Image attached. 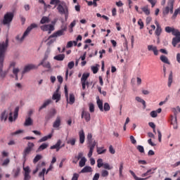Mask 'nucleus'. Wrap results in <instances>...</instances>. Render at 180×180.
<instances>
[{"label":"nucleus","instance_id":"obj_1","mask_svg":"<svg viewBox=\"0 0 180 180\" xmlns=\"http://www.w3.org/2000/svg\"><path fill=\"white\" fill-rule=\"evenodd\" d=\"M9 46V39L6 37L5 41L0 42V78L6 77V71H4V61L5 60V53Z\"/></svg>","mask_w":180,"mask_h":180},{"label":"nucleus","instance_id":"obj_2","mask_svg":"<svg viewBox=\"0 0 180 180\" xmlns=\"http://www.w3.org/2000/svg\"><path fill=\"white\" fill-rule=\"evenodd\" d=\"M37 27V25L35 23H32L30 25V26H29L27 30H25V32H24L23 35L20 38V35H17L15 37V39L18 41H23V40H25V37H26L27 36H28V34L30 33V32H32V29H34Z\"/></svg>","mask_w":180,"mask_h":180},{"label":"nucleus","instance_id":"obj_3","mask_svg":"<svg viewBox=\"0 0 180 180\" xmlns=\"http://www.w3.org/2000/svg\"><path fill=\"white\" fill-rule=\"evenodd\" d=\"M34 147V143L32 142H28L27 147L24 149L22 153V158H24V164L26 162L27 157L33 151Z\"/></svg>","mask_w":180,"mask_h":180},{"label":"nucleus","instance_id":"obj_4","mask_svg":"<svg viewBox=\"0 0 180 180\" xmlns=\"http://www.w3.org/2000/svg\"><path fill=\"white\" fill-rule=\"evenodd\" d=\"M175 0H169L167 2V6L163 9L162 13L163 16H167L170 12V13H174V3Z\"/></svg>","mask_w":180,"mask_h":180},{"label":"nucleus","instance_id":"obj_5","mask_svg":"<svg viewBox=\"0 0 180 180\" xmlns=\"http://www.w3.org/2000/svg\"><path fill=\"white\" fill-rule=\"evenodd\" d=\"M13 13L12 12H8L6 13L3 18V21L2 23L4 25H8V26H9V25H11V23L12 22V21L13 20Z\"/></svg>","mask_w":180,"mask_h":180},{"label":"nucleus","instance_id":"obj_6","mask_svg":"<svg viewBox=\"0 0 180 180\" xmlns=\"http://www.w3.org/2000/svg\"><path fill=\"white\" fill-rule=\"evenodd\" d=\"M67 32V26L64 27L61 30H59L49 36V39H53L54 37H60V36H64Z\"/></svg>","mask_w":180,"mask_h":180},{"label":"nucleus","instance_id":"obj_7","mask_svg":"<svg viewBox=\"0 0 180 180\" xmlns=\"http://www.w3.org/2000/svg\"><path fill=\"white\" fill-rule=\"evenodd\" d=\"M57 11L60 15H64L68 11V6L64 2H62L58 5Z\"/></svg>","mask_w":180,"mask_h":180},{"label":"nucleus","instance_id":"obj_8","mask_svg":"<svg viewBox=\"0 0 180 180\" xmlns=\"http://www.w3.org/2000/svg\"><path fill=\"white\" fill-rule=\"evenodd\" d=\"M23 171H24V180L32 179V176H30V167L27 166L25 167V163H23Z\"/></svg>","mask_w":180,"mask_h":180},{"label":"nucleus","instance_id":"obj_9","mask_svg":"<svg viewBox=\"0 0 180 180\" xmlns=\"http://www.w3.org/2000/svg\"><path fill=\"white\" fill-rule=\"evenodd\" d=\"M38 68H39V66H37L34 64L27 65L24 68V70L22 71V75L26 74V72H29V71H31V70H37Z\"/></svg>","mask_w":180,"mask_h":180},{"label":"nucleus","instance_id":"obj_10","mask_svg":"<svg viewBox=\"0 0 180 180\" xmlns=\"http://www.w3.org/2000/svg\"><path fill=\"white\" fill-rule=\"evenodd\" d=\"M41 29L43 32H49V34L54 30V25H44L41 26Z\"/></svg>","mask_w":180,"mask_h":180},{"label":"nucleus","instance_id":"obj_11","mask_svg":"<svg viewBox=\"0 0 180 180\" xmlns=\"http://www.w3.org/2000/svg\"><path fill=\"white\" fill-rule=\"evenodd\" d=\"M89 78V73H84L81 78L82 89L85 91V82Z\"/></svg>","mask_w":180,"mask_h":180},{"label":"nucleus","instance_id":"obj_12","mask_svg":"<svg viewBox=\"0 0 180 180\" xmlns=\"http://www.w3.org/2000/svg\"><path fill=\"white\" fill-rule=\"evenodd\" d=\"M57 114V110H56V109L53 108L50 110V112L46 115V116L45 117V120L49 122V120H50V119L54 117V116H56V115Z\"/></svg>","mask_w":180,"mask_h":180},{"label":"nucleus","instance_id":"obj_13","mask_svg":"<svg viewBox=\"0 0 180 180\" xmlns=\"http://www.w3.org/2000/svg\"><path fill=\"white\" fill-rule=\"evenodd\" d=\"M155 24L156 25V30H155V33L156 36H158V37H160V36L161 35V33L162 32V29L161 28V25H160V23L158 22V21L155 20Z\"/></svg>","mask_w":180,"mask_h":180},{"label":"nucleus","instance_id":"obj_14","mask_svg":"<svg viewBox=\"0 0 180 180\" xmlns=\"http://www.w3.org/2000/svg\"><path fill=\"white\" fill-rule=\"evenodd\" d=\"M148 51H153L154 56H158V49L157 48V46L154 45H148Z\"/></svg>","mask_w":180,"mask_h":180},{"label":"nucleus","instance_id":"obj_15","mask_svg":"<svg viewBox=\"0 0 180 180\" xmlns=\"http://www.w3.org/2000/svg\"><path fill=\"white\" fill-rule=\"evenodd\" d=\"M60 126H61V118L60 117V116H58L53 124V127L54 129H58Z\"/></svg>","mask_w":180,"mask_h":180},{"label":"nucleus","instance_id":"obj_16","mask_svg":"<svg viewBox=\"0 0 180 180\" xmlns=\"http://www.w3.org/2000/svg\"><path fill=\"white\" fill-rule=\"evenodd\" d=\"M61 147H63V146H61V140H58V141H57V143L55 144V145H53V146H51V150H56V151L58 152V151H60V149L61 148Z\"/></svg>","mask_w":180,"mask_h":180},{"label":"nucleus","instance_id":"obj_17","mask_svg":"<svg viewBox=\"0 0 180 180\" xmlns=\"http://www.w3.org/2000/svg\"><path fill=\"white\" fill-rule=\"evenodd\" d=\"M173 112L174 113V117L172 116V124H173L174 126H176L177 124V120H176V115H178V112L176 111V109L173 108Z\"/></svg>","mask_w":180,"mask_h":180},{"label":"nucleus","instance_id":"obj_18","mask_svg":"<svg viewBox=\"0 0 180 180\" xmlns=\"http://www.w3.org/2000/svg\"><path fill=\"white\" fill-rule=\"evenodd\" d=\"M82 118H84L86 122H89L91 120V114L85 110L82 112Z\"/></svg>","mask_w":180,"mask_h":180},{"label":"nucleus","instance_id":"obj_19","mask_svg":"<svg viewBox=\"0 0 180 180\" xmlns=\"http://www.w3.org/2000/svg\"><path fill=\"white\" fill-rule=\"evenodd\" d=\"M79 136L80 144H84L85 143V132H84V130L79 131Z\"/></svg>","mask_w":180,"mask_h":180},{"label":"nucleus","instance_id":"obj_20","mask_svg":"<svg viewBox=\"0 0 180 180\" xmlns=\"http://www.w3.org/2000/svg\"><path fill=\"white\" fill-rule=\"evenodd\" d=\"M51 103V99H48L46 101L44 102L43 105H41L39 108V111L41 110L42 109H44L45 108H47L49 105Z\"/></svg>","mask_w":180,"mask_h":180},{"label":"nucleus","instance_id":"obj_21","mask_svg":"<svg viewBox=\"0 0 180 180\" xmlns=\"http://www.w3.org/2000/svg\"><path fill=\"white\" fill-rule=\"evenodd\" d=\"M40 65H42L44 68H49V70L51 68V65L50 64V62L41 61V63H39V64L38 65V67H40Z\"/></svg>","mask_w":180,"mask_h":180},{"label":"nucleus","instance_id":"obj_22","mask_svg":"<svg viewBox=\"0 0 180 180\" xmlns=\"http://www.w3.org/2000/svg\"><path fill=\"white\" fill-rule=\"evenodd\" d=\"M49 147V143H44L37 150V153H40V151H43V150H46Z\"/></svg>","mask_w":180,"mask_h":180},{"label":"nucleus","instance_id":"obj_23","mask_svg":"<svg viewBox=\"0 0 180 180\" xmlns=\"http://www.w3.org/2000/svg\"><path fill=\"white\" fill-rule=\"evenodd\" d=\"M92 167H91L90 166H85L82 170H81V173L82 174H85L86 172H92Z\"/></svg>","mask_w":180,"mask_h":180},{"label":"nucleus","instance_id":"obj_24","mask_svg":"<svg viewBox=\"0 0 180 180\" xmlns=\"http://www.w3.org/2000/svg\"><path fill=\"white\" fill-rule=\"evenodd\" d=\"M52 99L53 101H56V102H58V101H60V99H61V94H58V93H54L53 96H52Z\"/></svg>","mask_w":180,"mask_h":180},{"label":"nucleus","instance_id":"obj_25","mask_svg":"<svg viewBox=\"0 0 180 180\" xmlns=\"http://www.w3.org/2000/svg\"><path fill=\"white\" fill-rule=\"evenodd\" d=\"M129 172H130L131 175H132V176H134L135 180H146V179H148V177L140 178V177L136 176V174L132 170H129Z\"/></svg>","mask_w":180,"mask_h":180},{"label":"nucleus","instance_id":"obj_26","mask_svg":"<svg viewBox=\"0 0 180 180\" xmlns=\"http://www.w3.org/2000/svg\"><path fill=\"white\" fill-rule=\"evenodd\" d=\"M160 60L162 63H165V64H168V65L171 64L169 63V60H168V58L164 55H162L160 56Z\"/></svg>","mask_w":180,"mask_h":180},{"label":"nucleus","instance_id":"obj_27","mask_svg":"<svg viewBox=\"0 0 180 180\" xmlns=\"http://www.w3.org/2000/svg\"><path fill=\"white\" fill-rule=\"evenodd\" d=\"M75 103V96H74V94H70V97H69L68 103L70 105H74Z\"/></svg>","mask_w":180,"mask_h":180},{"label":"nucleus","instance_id":"obj_28","mask_svg":"<svg viewBox=\"0 0 180 180\" xmlns=\"http://www.w3.org/2000/svg\"><path fill=\"white\" fill-rule=\"evenodd\" d=\"M180 43V37H175L172 39V46L176 47V44Z\"/></svg>","mask_w":180,"mask_h":180},{"label":"nucleus","instance_id":"obj_29","mask_svg":"<svg viewBox=\"0 0 180 180\" xmlns=\"http://www.w3.org/2000/svg\"><path fill=\"white\" fill-rule=\"evenodd\" d=\"M64 58H65V55L64 54H59L54 56V60H56L57 61H63Z\"/></svg>","mask_w":180,"mask_h":180},{"label":"nucleus","instance_id":"obj_30","mask_svg":"<svg viewBox=\"0 0 180 180\" xmlns=\"http://www.w3.org/2000/svg\"><path fill=\"white\" fill-rule=\"evenodd\" d=\"M53 137V134H50L48 136H45L39 139V143H43V141H47L49 139H51Z\"/></svg>","mask_w":180,"mask_h":180},{"label":"nucleus","instance_id":"obj_31","mask_svg":"<svg viewBox=\"0 0 180 180\" xmlns=\"http://www.w3.org/2000/svg\"><path fill=\"white\" fill-rule=\"evenodd\" d=\"M141 11L147 16H148V15H150V10L148 9V6H145L142 7Z\"/></svg>","mask_w":180,"mask_h":180},{"label":"nucleus","instance_id":"obj_32","mask_svg":"<svg viewBox=\"0 0 180 180\" xmlns=\"http://www.w3.org/2000/svg\"><path fill=\"white\" fill-rule=\"evenodd\" d=\"M32 124H33V120H32V118L30 117H29L28 118H27L25 120L24 126H32Z\"/></svg>","mask_w":180,"mask_h":180},{"label":"nucleus","instance_id":"obj_33","mask_svg":"<svg viewBox=\"0 0 180 180\" xmlns=\"http://www.w3.org/2000/svg\"><path fill=\"white\" fill-rule=\"evenodd\" d=\"M8 119V114H6V110H4L3 112H1V121H4V122H6Z\"/></svg>","mask_w":180,"mask_h":180},{"label":"nucleus","instance_id":"obj_34","mask_svg":"<svg viewBox=\"0 0 180 180\" xmlns=\"http://www.w3.org/2000/svg\"><path fill=\"white\" fill-rule=\"evenodd\" d=\"M86 163V158H85V157H83L81 158L79 162V167H81V168H82V167H85Z\"/></svg>","mask_w":180,"mask_h":180},{"label":"nucleus","instance_id":"obj_35","mask_svg":"<svg viewBox=\"0 0 180 180\" xmlns=\"http://www.w3.org/2000/svg\"><path fill=\"white\" fill-rule=\"evenodd\" d=\"M124 165V163L123 162H121L120 163V169H119V172H120V177L122 178L123 176V167Z\"/></svg>","mask_w":180,"mask_h":180},{"label":"nucleus","instance_id":"obj_36","mask_svg":"<svg viewBox=\"0 0 180 180\" xmlns=\"http://www.w3.org/2000/svg\"><path fill=\"white\" fill-rule=\"evenodd\" d=\"M136 101H137V102H139L140 103H142V105H143L144 108H146V101H144L143 99H142L139 96H136Z\"/></svg>","mask_w":180,"mask_h":180},{"label":"nucleus","instance_id":"obj_37","mask_svg":"<svg viewBox=\"0 0 180 180\" xmlns=\"http://www.w3.org/2000/svg\"><path fill=\"white\" fill-rule=\"evenodd\" d=\"M49 22H50V19L49 18V17L44 16L41 19L40 23L41 25H44V23H49Z\"/></svg>","mask_w":180,"mask_h":180},{"label":"nucleus","instance_id":"obj_38","mask_svg":"<svg viewBox=\"0 0 180 180\" xmlns=\"http://www.w3.org/2000/svg\"><path fill=\"white\" fill-rule=\"evenodd\" d=\"M41 158H43V156L41 155H37L33 160V163L36 164L39 162V161H40Z\"/></svg>","mask_w":180,"mask_h":180},{"label":"nucleus","instance_id":"obj_39","mask_svg":"<svg viewBox=\"0 0 180 180\" xmlns=\"http://www.w3.org/2000/svg\"><path fill=\"white\" fill-rule=\"evenodd\" d=\"M97 105L101 112H103V103L100 99L97 100Z\"/></svg>","mask_w":180,"mask_h":180},{"label":"nucleus","instance_id":"obj_40","mask_svg":"<svg viewBox=\"0 0 180 180\" xmlns=\"http://www.w3.org/2000/svg\"><path fill=\"white\" fill-rule=\"evenodd\" d=\"M105 163H103V160L102 158H99L97 160V167L98 168H102Z\"/></svg>","mask_w":180,"mask_h":180},{"label":"nucleus","instance_id":"obj_41","mask_svg":"<svg viewBox=\"0 0 180 180\" xmlns=\"http://www.w3.org/2000/svg\"><path fill=\"white\" fill-rule=\"evenodd\" d=\"M101 176H103V178H108V176H109V172L106 169H103L101 171Z\"/></svg>","mask_w":180,"mask_h":180},{"label":"nucleus","instance_id":"obj_42","mask_svg":"<svg viewBox=\"0 0 180 180\" xmlns=\"http://www.w3.org/2000/svg\"><path fill=\"white\" fill-rule=\"evenodd\" d=\"M97 153L98 154H105L106 153V149H103V147L99 148L97 147Z\"/></svg>","mask_w":180,"mask_h":180},{"label":"nucleus","instance_id":"obj_43","mask_svg":"<svg viewBox=\"0 0 180 180\" xmlns=\"http://www.w3.org/2000/svg\"><path fill=\"white\" fill-rule=\"evenodd\" d=\"M172 34H173V36H176V37H180V32L178 30L173 29Z\"/></svg>","mask_w":180,"mask_h":180},{"label":"nucleus","instance_id":"obj_44","mask_svg":"<svg viewBox=\"0 0 180 180\" xmlns=\"http://www.w3.org/2000/svg\"><path fill=\"white\" fill-rule=\"evenodd\" d=\"M178 15H180V7L174 11V13L172 15V19H175Z\"/></svg>","mask_w":180,"mask_h":180},{"label":"nucleus","instance_id":"obj_45","mask_svg":"<svg viewBox=\"0 0 180 180\" xmlns=\"http://www.w3.org/2000/svg\"><path fill=\"white\" fill-rule=\"evenodd\" d=\"M9 162H11V160L9 158H6V160H4L1 165L2 167H8V165H9Z\"/></svg>","mask_w":180,"mask_h":180},{"label":"nucleus","instance_id":"obj_46","mask_svg":"<svg viewBox=\"0 0 180 180\" xmlns=\"http://www.w3.org/2000/svg\"><path fill=\"white\" fill-rule=\"evenodd\" d=\"M103 167L104 169H108V170L113 169V166H110L109 163H104Z\"/></svg>","mask_w":180,"mask_h":180},{"label":"nucleus","instance_id":"obj_47","mask_svg":"<svg viewBox=\"0 0 180 180\" xmlns=\"http://www.w3.org/2000/svg\"><path fill=\"white\" fill-rule=\"evenodd\" d=\"M19 73V68H13V74L15 76V79L18 81V74Z\"/></svg>","mask_w":180,"mask_h":180},{"label":"nucleus","instance_id":"obj_48","mask_svg":"<svg viewBox=\"0 0 180 180\" xmlns=\"http://www.w3.org/2000/svg\"><path fill=\"white\" fill-rule=\"evenodd\" d=\"M103 109L105 110V112H109V110H110V105H109V103H105Z\"/></svg>","mask_w":180,"mask_h":180},{"label":"nucleus","instance_id":"obj_49","mask_svg":"<svg viewBox=\"0 0 180 180\" xmlns=\"http://www.w3.org/2000/svg\"><path fill=\"white\" fill-rule=\"evenodd\" d=\"M19 114V107H16L14 110V120L18 119V115Z\"/></svg>","mask_w":180,"mask_h":180},{"label":"nucleus","instance_id":"obj_50","mask_svg":"<svg viewBox=\"0 0 180 180\" xmlns=\"http://www.w3.org/2000/svg\"><path fill=\"white\" fill-rule=\"evenodd\" d=\"M172 84V72H170L168 79V86L170 87Z\"/></svg>","mask_w":180,"mask_h":180},{"label":"nucleus","instance_id":"obj_51","mask_svg":"<svg viewBox=\"0 0 180 180\" xmlns=\"http://www.w3.org/2000/svg\"><path fill=\"white\" fill-rule=\"evenodd\" d=\"M89 112H91V113H94V112H95V105H94V103L89 104Z\"/></svg>","mask_w":180,"mask_h":180},{"label":"nucleus","instance_id":"obj_52","mask_svg":"<svg viewBox=\"0 0 180 180\" xmlns=\"http://www.w3.org/2000/svg\"><path fill=\"white\" fill-rule=\"evenodd\" d=\"M44 174H46V168H44L42 171L39 173V178H44Z\"/></svg>","mask_w":180,"mask_h":180},{"label":"nucleus","instance_id":"obj_53","mask_svg":"<svg viewBox=\"0 0 180 180\" xmlns=\"http://www.w3.org/2000/svg\"><path fill=\"white\" fill-rule=\"evenodd\" d=\"M74 65H75L74 61L69 62V63L68 64V67L70 70H72V68H74Z\"/></svg>","mask_w":180,"mask_h":180},{"label":"nucleus","instance_id":"obj_54","mask_svg":"<svg viewBox=\"0 0 180 180\" xmlns=\"http://www.w3.org/2000/svg\"><path fill=\"white\" fill-rule=\"evenodd\" d=\"M149 4H150L152 8H154L155 6V4H157V0H148Z\"/></svg>","mask_w":180,"mask_h":180},{"label":"nucleus","instance_id":"obj_55","mask_svg":"<svg viewBox=\"0 0 180 180\" xmlns=\"http://www.w3.org/2000/svg\"><path fill=\"white\" fill-rule=\"evenodd\" d=\"M91 70L94 74H97L99 69L96 66H93V67H91Z\"/></svg>","mask_w":180,"mask_h":180},{"label":"nucleus","instance_id":"obj_56","mask_svg":"<svg viewBox=\"0 0 180 180\" xmlns=\"http://www.w3.org/2000/svg\"><path fill=\"white\" fill-rule=\"evenodd\" d=\"M138 25L140 26V29H143L144 27V22H143L141 19L139 20Z\"/></svg>","mask_w":180,"mask_h":180},{"label":"nucleus","instance_id":"obj_57","mask_svg":"<svg viewBox=\"0 0 180 180\" xmlns=\"http://www.w3.org/2000/svg\"><path fill=\"white\" fill-rule=\"evenodd\" d=\"M173 30H174V28H172L171 27H165V32H167V33H172Z\"/></svg>","mask_w":180,"mask_h":180},{"label":"nucleus","instance_id":"obj_58","mask_svg":"<svg viewBox=\"0 0 180 180\" xmlns=\"http://www.w3.org/2000/svg\"><path fill=\"white\" fill-rule=\"evenodd\" d=\"M150 115L151 117H157V116H158V114L157 113V111H155V110L150 112Z\"/></svg>","mask_w":180,"mask_h":180},{"label":"nucleus","instance_id":"obj_59","mask_svg":"<svg viewBox=\"0 0 180 180\" xmlns=\"http://www.w3.org/2000/svg\"><path fill=\"white\" fill-rule=\"evenodd\" d=\"M75 139H72L68 141V144H71V146H75Z\"/></svg>","mask_w":180,"mask_h":180},{"label":"nucleus","instance_id":"obj_60","mask_svg":"<svg viewBox=\"0 0 180 180\" xmlns=\"http://www.w3.org/2000/svg\"><path fill=\"white\" fill-rule=\"evenodd\" d=\"M87 140H88L89 144H91V143H92V134H91V133L88 134Z\"/></svg>","mask_w":180,"mask_h":180},{"label":"nucleus","instance_id":"obj_61","mask_svg":"<svg viewBox=\"0 0 180 180\" xmlns=\"http://www.w3.org/2000/svg\"><path fill=\"white\" fill-rule=\"evenodd\" d=\"M136 148L139 151V153H144V147H143L142 146L139 145Z\"/></svg>","mask_w":180,"mask_h":180},{"label":"nucleus","instance_id":"obj_62","mask_svg":"<svg viewBox=\"0 0 180 180\" xmlns=\"http://www.w3.org/2000/svg\"><path fill=\"white\" fill-rule=\"evenodd\" d=\"M65 96L68 102V89H67V86H65Z\"/></svg>","mask_w":180,"mask_h":180},{"label":"nucleus","instance_id":"obj_63","mask_svg":"<svg viewBox=\"0 0 180 180\" xmlns=\"http://www.w3.org/2000/svg\"><path fill=\"white\" fill-rule=\"evenodd\" d=\"M78 178H79V174H78L77 173H75L73 174L72 180H78Z\"/></svg>","mask_w":180,"mask_h":180},{"label":"nucleus","instance_id":"obj_64","mask_svg":"<svg viewBox=\"0 0 180 180\" xmlns=\"http://www.w3.org/2000/svg\"><path fill=\"white\" fill-rule=\"evenodd\" d=\"M99 176H101V174H99V173H96L93 177V180L99 179Z\"/></svg>","mask_w":180,"mask_h":180}]
</instances>
